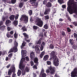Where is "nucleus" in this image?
Listing matches in <instances>:
<instances>
[{
  "label": "nucleus",
  "instance_id": "72a5a7b5",
  "mask_svg": "<svg viewBox=\"0 0 77 77\" xmlns=\"http://www.w3.org/2000/svg\"><path fill=\"white\" fill-rule=\"evenodd\" d=\"M14 36L15 38H17V32H15V33L14 35Z\"/></svg>",
  "mask_w": 77,
  "mask_h": 77
},
{
  "label": "nucleus",
  "instance_id": "e433bc0d",
  "mask_svg": "<svg viewBox=\"0 0 77 77\" xmlns=\"http://www.w3.org/2000/svg\"><path fill=\"white\" fill-rule=\"evenodd\" d=\"M33 28L34 29H38V27L36 26H33Z\"/></svg>",
  "mask_w": 77,
  "mask_h": 77
},
{
  "label": "nucleus",
  "instance_id": "ddd939ff",
  "mask_svg": "<svg viewBox=\"0 0 77 77\" xmlns=\"http://www.w3.org/2000/svg\"><path fill=\"white\" fill-rule=\"evenodd\" d=\"M34 56L35 53L33 52H31L30 54V57H31V59H32V58H33Z\"/></svg>",
  "mask_w": 77,
  "mask_h": 77
},
{
  "label": "nucleus",
  "instance_id": "7ed1b4c3",
  "mask_svg": "<svg viewBox=\"0 0 77 77\" xmlns=\"http://www.w3.org/2000/svg\"><path fill=\"white\" fill-rule=\"evenodd\" d=\"M14 45L15 46L14 47L11 49L9 52L8 53H10L13 52V51H14V52H17L18 51L17 48V46H18V43L16 41H14Z\"/></svg>",
  "mask_w": 77,
  "mask_h": 77
},
{
  "label": "nucleus",
  "instance_id": "c03bdc74",
  "mask_svg": "<svg viewBox=\"0 0 77 77\" xmlns=\"http://www.w3.org/2000/svg\"><path fill=\"white\" fill-rule=\"evenodd\" d=\"M12 77H16V74L15 73H13L12 75Z\"/></svg>",
  "mask_w": 77,
  "mask_h": 77
},
{
  "label": "nucleus",
  "instance_id": "f3484780",
  "mask_svg": "<svg viewBox=\"0 0 77 77\" xmlns=\"http://www.w3.org/2000/svg\"><path fill=\"white\" fill-rule=\"evenodd\" d=\"M14 18H15V16L14 15H12L10 17V19L11 20H14Z\"/></svg>",
  "mask_w": 77,
  "mask_h": 77
},
{
  "label": "nucleus",
  "instance_id": "393cba45",
  "mask_svg": "<svg viewBox=\"0 0 77 77\" xmlns=\"http://www.w3.org/2000/svg\"><path fill=\"white\" fill-rule=\"evenodd\" d=\"M46 6L48 7H51V4L49 2L47 4Z\"/></svg>",
  "mask_w": 77,
  "mask_h": 77
},
{
  "label": "nucleus",
  "instance_id": "a19ab883",
  "mask_svg": "<svg viewBox=\"0 0 77 77\" xmlns=\"http://www.w3.org/2000/svg\"><path fill=\"white\" fill-rule=\"evenodd\" d=\"M7 37H8V38H12V36H10V35H9L8 34L7 35Z\"/></svg>",
  "mask_w": 77,
  "mask_h": 77
},
{
  "label": "nucleus",
  "instance_id": "e2e57ef3",
  "mask_svg": "<svg viewBox=\"0 0 77 77\" xmlns=\"http://www.w3.org/2000/svg\"><path fill=\"white\" fill-rule=\"evenodd\" d=\"M30 21H33V20H32V17H31L30 19Z\"/></svg>",
  "mask_w": 77,
  "mask_h": 77
},
{
  "label": "nucleus",
  "instance_id": "5fc2aeb1",
  "mask_svg": "<svg viewBox=\"0 0 77 77\" xmlns=\"http://www.w3.org/2000/svg\"><path fill=\"white\" fill-rule=\"evenodd\" d=\"M25 40L26 41V42H30V40H26V38H25Z\"/></svg>",
  "mask_w": 77,
  "mask_h": 77
},
{
  "label": "nucleus",
  "instance_id": "37998d69",
  "mask_svg": "<svg viewBox=\"0 0 77 77\" xmlns=\"http://www.w3.org/2000/svg\"><path fill=\"white\" fill-rule=\"evenodd\" d=\"M26 59L27 61H29V57H26Z\"/></svg>",
  "mask_w": 77,
  "mask_h": 77
},
{
  "label": "nucleus",
  "instance_id": "774afa93",
  "mask_svg": "<svg viewBox=\"0 0 77 77\" xmlns=\"http://www.w3.org/2000/svg\"><path fill=\"white\" fill-rule=\"evenodd\" d=\"M68 19L69 20V21H71V19L69 17H67Z\"/></svg>",
  "mask_w": 77,
  "mask_h": 77
},
{
  "label": "nucleus",
  "instance_id": "0e129e2a",
  "mask_svg": "<svg viewBox=\"0 0 77 77\" xmlns=\"http://www.w3.org/2000/svg\"><path fill=\"white\" fill-rule=\"evenodd\" d=\"M46 3H47V1H45L43 2V4L45 5Z\"/></svg>",
  "mask_w": 77,
  "mask_h": 77
},
{
  "label": "nucleus",
  "instance_id": "b1692460",
  "mask_svg": "<svg viewBox=\"0 0 77 77\" xmlns=\"http://www.w3.org/2000/svg\"><path fill=\"white\" fill-rule=\"evenodd\" d=\"M23 34L24 36L26 38H29L28 37V35H27L26 33H23Z\"/></svg>",
  "mask_w": 77,
  "mask_h": 77
},
{
  "label": "nucleus",
  "instance_id": "338daca9",
  "mask_svg": "<svg viewBox=\"0 0 77 77\" xmlns=\"http://www.w3.org/2000/svg\"><path fill=\"white\" fill-rule=\"evenodd\" d=\"M2 19L3 21H5V18L4 17H3Z\"/></svg>",
  "mask_w": 77,
  "mask_h": 77
},
{
  "label": "nucleus",
  "instance_id": "58836bf2",
  "mask_svg": "<svg viewBox=\"0 0 77 77\" xmlns=\"http://www.w3.org/2000/svg\"><path fill=\"white\" fill-rule=\"evenodd\" d=\"M12 29H11V28H10V27H7V29L8 31H9V30H11Z\"/></svg>",
  "mask_w": 77,
  "mask_h": 77
},
{
  "label": "nucleus",
  "instance_id": "20e7f679",
  "mask_svg": "<svg viewBox=\"0 0 77 77\" xmlns=\"http://www.w3.org/2000/svg\"><path fill=\"white\" fill-rule=\"evenodd\" d=\"M36 24L40 27H42L43 24V22L41 20V19L39 18H37L35 21Z\"/></svg>",
  "mask_w": 77,
  "mask_h": 77
},
{
  "label": "nucleus",
  "instance_id": "3c124183",
  "mask_svg": "<svg viewBox=\"0 0 77 77\" xmlns=\"http://www.w3.org/2000/svg\"><path fill=\"white\" fill-rule=\"evenodd\" d=\"M13 33H14L13 31H11L10 32V34H11V35H13Z\"/></svg>",
  "mask_w": 77,
  "mask_h": 77
},
{
  "label": "nucleus",
  "instance_id": "4d7b16f0",
  "mask_svg": "<svg viewBox=\"0 0 77 77\" xmlns=\"http://www.w3.org/2000/svg\"><path fill=\"white\" fill-rule=\"evenodd\" d=\"M50 72V70H49V69H47L46 70V72L47 73L49 72Z\"/></svg>",
  "mask_w": 77,
  "mask_h": 77
},
{
  "label": "nucleus",
  "instance_id": "412c9836",
  "mask_svg": "<svg viewBox=\"0 0 77 77\" xmlns=\"http://www.w3.org/2000/svg\"><path fill=\"white\" fill-rule=\"evenodd\" d=\"M13 24H14V25H15V26H16V25H17L18 24V21H14V22L13 23Z\"/></svg>",
  "mask_w": 77,
  "mask_h": 77
},
{
  "label": "nucleus",
  "instance_id": "39448f33",
  "mask_svg": "<svg viewBox=\"0 0 77 77\" xmlns=\"http://www.w3.org/2000/svg\"><path fill=\"white\" fill-rule=\"evenodd\" d=\"M20 20H24L25 23H27L28 22V17L26 15L23 14L21 16L20 19Z\"/></svg>",
  "mask_w": 77,
  "mask_h": 77
},
{
  "label": "nucleus",
  "instance_id": "4be33fe9",
  "mask_svg": "<svg viewBox=\"0 0 77 77\" xmlns=\"http://www.w3.org/2000/svg\"><path fill=\"white\" fill-rule=\"evenodd\" d=\"M21 72L20 70H19L18 72H17V75L18 76H20V75H21Z\"/></svg>",
  "mask_w": 77,
  "mask_h": 77
},
{
  "label": "nucleus",
  "instance_id": "9d476101",
  "mask_svg": "<svg viewBox=\"0 0 77 77\" xmlns=\"http://www.w3.org/2000/svg\"><path fill=\"white\" fill-rule=\"evenodd\" d=\"M48 68L51 70L50 72L51 74H53L55 72V68L54 67H52L51 66H50V67H48Z\"/></svg>",
  "mask_w": 77,
  "mask_h": 77
},
{
  "label": "nucleus",
  "instance_id": "052dcab7",
  "mask_svg": "<svg viewBox=\"0 0 77 77\" xmlns=\"http://www.w3.org/2000/svg\"><path fill=\"white\" fill-rule=\"evenodd\" d=\"M47 33V32L45 31L44 34V35L45 36H46V33Z\"/></svg>",
  "mask_w": 77,
  "mask_h": 77
},
{
  "label": "nucleus",
  "instance_id": "a211bd4d",
  "mask_svg": "<svg viewBox=\"0 0 77 77\" xmlns=\"http://www.w3.org/2000/svg\"><path fill=\"white\" fill-rule=\"evenodd\" d=\"M11 21H10L9 20H6L5 24L7 26H8V25L9 24V23H11Z\"/></svg>",
  "mask_w": 77,
  "mask_h": 77
},
{
  "label": "nucleus",
  "instance_id": "6e6d98bb",
  "mask_svg": "<svg viewBox=\"0 0 77 77\" xmlns=\"http://www.w3.org/2000/svg\"><path fill=\"white\" fill-rule=\"evenodd\" d=\"M36 0H30V2L31 3V2H35V1H36Z\"/></svg>",
  "mask_w": 77,
  "mask_h": 77
},
{
  "label": "nucleus",
  "instance_id": "423d86ee",
  "mask_svg": "<svg viewBox=\"0 0 77 77\" xmlns=\"http://www.w3.org/2000/svg\"><path fill=\"white\" fill-rule=\"evenodd\" d=\"M77 68H75L74 70L71 73V77H77Z\"/></svg>",
  "mask_w": 77,
  "mask_h": 77
},
{
  "label": "nucleus",
  "instance_id": "6e6552de",
  "mask_svg": "<svg viewBox=\"0 0 77 77\" xmlns=\"http://www.w3.org/2000/svg\"><path fill=\"white\" fill-rule=\"evenodd\" d=\"M32 48H35L36 53L38 54L40 53V50L39 48V46H38L33 45L32 46Z\"/></svg>",
  "mask_w": 77,
  "mask_h": 77
},
{
  "label": "nucleus",
  "instance_id": "6ab92c4d",
  "mask_svg": "<svg viewBox=\"0 0 77 77\" xmlns=\"http://www.w3.org/2000/svg\"><path fill=\"white\" fill-rule=\"evenodd\" d=\"M50 9L46 10L45 11L44 13V14L45 15H46V14H48V13L49 12H50Z\"/></svg>",
  "mask_w": 77,
  "mask_h": 77
},
{
  "label": "nucleus",
  "instance_id": "0eeeda50",
  "mask_svg": "<svg viewBox=\"0 0 77 77\" xmlns=\"http://www.w3.org/2000/svg\"><path fill=\"white\" fill-rule=\"evenodd\" d=\"M15 66H14V65H12L11 66V69L9 70L8 72V74L9 75H11V74H12V72H15Z\"/></svg>",
  "mask_w": 77,
  "mask_h": 77
},
{
  "label": "nucleus",
  "instance_id": "9b49d317",
  "mask_svg": "<svg viewBox=\"0 0 77 77\" xmlns=\"http://www.w3.org/2000/svg\"><path fill=\"white\" fill-rule=\"evenodd\" d=\"M3 24V22L1 21L0 22V29L1 30H3V29H4L5 27H6V26H1Z\"/></svg>",
  "mask_w": 77,
  "mask_h": 77
},
{
  "label": "nucleus",
  "instance_id": "c756f323",
  "mask_svg": "<svg viewBox=\"0 0 77 77\" xmlns=\"http://www.w3.org/2000/svg\"><path fill=\"white\" fill-rule=\"evenodd\" d=\"M44 27V28L46 29H48V26H47V24L45 25Z\"/></svg>",
  "mask_w": 77,
  "mask_h": 77
},
{
  "label": "nucleus",
  "instance_id": "f03ea898",
  "mask_svg": "<svg viewBox=\"0 0 77 77\" xmlns=\"http://www.w3.org/2000/svg\"><path fill=\"white\" fill-rule=\"evenodd\" d=\"M55 52L54 51L52 52L51 54V58L50 60H51L52 59H54V64L55 66H58L59 65V60L57 58L56 56H54Z\"/></svg>",
  "mask_w": 77,
  "mask_h": 77
},
{
  "label": "nucleus",
  "instance_id": "09e8293b",
  "mask_svg": "<svg viewBox=\"0 0 77 77\" xmlns=\"http://www.w3.org/2000/svg\"><path fill=\"white\" fill-rule=\"evenodd\" d=\"M8 56L9 57H12V54H10L9 55H8Z\"/></svg>",
  "mask_w": 77,
  "mask_h": 77
},
{
  "label": "nucleus",
  "instance_id": "680f3d73",
  "mask_svg": "<svg viewBox=\"0 0 77 77\" xmlns=\"http://www.w3.org/2000/svg\"><path fill=\"white\" fill-rule=\"evenodd\" d=\"M59 21H63V19H59Z\"/></svg>",
  "mask_w": 77,
  "mask_h": 77
},
{
  "label": "nucleus",
  "instance_id": "2f4dec72",
  "mask_svg": "<svg viewBox=\"0 0 77 77\" xmlns=\"http://www.w3.org/2000/svg\"><path fill=\"white\" fill-rule=\"evenodd\" d=\"M29 13L30 15H32V10H30L29 11Z\"/></svg>",
  "mask_w": 77,
  "mask_h": 77
},
{
  "label": "nucleus",
  "instance_id": "f257e3e1",
  "mask_svg": "<svg viewBox=\"0 0 77 77\" xmlns=\"http://www.w3.org/2000/svg\"><path fill=\"white\" fill-rule=\"evenodd\" d=\"M27 53L26 51L22 50V59L20 61V64H19V68L21 69V70H23L24 69V65L23 64V62L25 60V58H24L25 54Z\"/></svg>",
  "mask_w": 77,
  "mask_h": 77
},
{
  "label": "nucleus",
  "instance_id": "5701e85b",
  "mask_svg": "<svg viewBox=\"0 0 77 77\" xmlns=\"http://www.w3.org/2000/svg\"><path fill=\"white\" fill-rule=\"evenodd\" d=\"M25 44H26V42H23L22 44V45L21 46V48H23V47L25 45Z\"/></svg>",
  "mask_w": 77,
  "mask_h": 77
},
{
  "label": "nucleus",
  "instance_id": "dca6fc26",
  "mask_svg": "<svg viewBox=\"0 0 77 77\" xmlns=\"http://www.w3.org/2000/svg\"><path fill=\"white\" fill-rule=\"evenodd\" d=\"M45 54V51H43L41 53L40 55V56L41 58H42V57H43V56Z\"/></svg>",
  "mask_w": 77,
  "mask_h": 77
},
{
  "label": "nucleus",
  "instance_id": "bf43d9fd",
  "mask_svg": "<svg viewBox=\"0 0 77 77\" xmlns=\"http://www.w3.org/2000/svg\"><path fill=\"white\" fill-rule=\"evenodd\" d=\"M12 42V39H10L9 40V43H11V42Z\"/></svg>",
  "mask_w": 77,
  "mask_h": 77
},
{
  "label": "nucleus",
  "instance_id": "4468645a",
  "mask_svg": "<svg viewBox=\"0 0 77 77\" xmlns=\"http://www.w3.org/2000/svg\"><path fill=\"white\" fill-rule=\"evenodd\" d=\"M34 61L35 63L36 64H38V58L36 57L34 59Z\"/></svg>",
  "mask_w": 77,
  "mask_h": 77
},
{
  "label": "nucleus",
  "instance_id": "c85d7f7f",
  "mask_svg": "<svg viewBox=\"0 0 77 77\" xmlns=\"http://www.w3.org/2000/svg\"><path fill=\"white\" fill-rule=\"evenodd\" d=\"M22 30H23V31H26L27 30V29H26V28H25V27H23L22 28Z\"/></svg>",
  "mask_w": 77,
  "mask_h": 77
},
{
  "label": "nucleus",
  "instance_id": "a18cd8bd",
  "mask_svg": "<svg viewBox=\"0 0 77 77\" xmlns=\"http://www.w3.org/2000/svg\"><path fill=\"white\" fill-rule=\"evenodd\" d=\"M73 24H74L75 26H77V22H74L73 23Z\"/></svg>",
  "mask_w": 77,
  "mask_h": 77
},
{
  "label": "nucleus",
  "instance_id": "aec40b11",
  "mask_svg": "<svg viewBox=\"0 0 77 77\" xmlns=\"http://www.w3.org/2000/svg\"><path fill=\"white\" fill-rule=\"evenodd\" d=\"M48 55H46L45 56L44 58V60H47L48 58Z\"/></svg>",
  "mask_w": 77,
  "mask_h": 77
},
{
  "label": "nucleus",
  "instance_id": "1a4fd4ad",
  "mask_svg": "<svg viewBox=\"0 0 77 77\" xmlns=\"http://www.w3.org/2000/svg\"><path fill=\"white\" fill-rule=\"evenodd\" d=\"M44 69L43 68L42 69L41 73L39 76V77H46V74L44 73Z\"/></svg>",
  "mask_w": 77,
  "mask_h": 77
},
{
  "label": "nucleus",
  "instance_id": "603ef678",
  "mask_svg": "<svg viewBox=\"0 0 77 77\" xmlns=\"http://www.w3.org/2000/svg\"><path fill=\"white\" fill-rule=\"evenodd\" d=\"M73 47L74 49H77V47L75 46H74Z\"/></svg>",
  "mask_w": 77,
  "mask_h": 77
},
{
  "label": "nucleus",
  "instance_id": "7c9ffc66",
  "mask_svg": "<svg viewBox=\"0 0 77 77\" xmlns=\"http://www.w3.org/2000/svg\"><path fill=\"white\" fill-rule=\"evenodd\" d=\"M49 47L50 48H51L52 49L54 48V46L53 45H51L49 46Z\"/></svg>",
  "mask_w": 77,
  "mask_h": 77
},
{
  "label": "nucleus",
  "instance_id": "13d9d810",
  "mask_svg": "<svg viewBox=\"0 0 77 77\" xmlns=\"http://www.w3.org/2000/svg\"><path fill=\"white\" fill-rule=\"evenodd\" d=\"M31 66H33V62L32 61H31Z\"/></svg>",
  "mask_w": 77,
  "mask_h": 77
},
{
  "label": "nucleus",
  "instance_id": "2eb2a0df",
  "mask_svg": "<svg viewBox=\"0 0 77 77\" xmlns=\"http://www.w3.org/2000/svg\"><path fill=\"white\" fill-rule=\"evenodd\" d=\"M42 40V38H40L39 41L38 42L36 41L35 42V44H41V41Z\"/></svg>",
  "mask_w": 77,
  "mask_h": 77
},
{
  "label": "nucleus",
  "instance_id": "f704fd0d",
  "mask_svg": "<svg viewBox=\"0 0 77 77\" xmlns=\"http://www.w3.org/2000/svg\"><path fill=\"white\" fill-rule=\"evenodd\" d=\"M16 2V0H11V3H15Z\"/></svg>",
  "mask_w": 77,
  "mask_h": 77
},
{
  "label": "nucleus",
  "instance_id": "a878e982",
  "mask_svg": "<svg viewBox=\"0 0 77 77\" xmlns=\"http://www.w3.org/2000/svg\"><path fill=\"white\" fill-rule=\"evenodd\" d=\"M23 3H20L19 5V7L22 8V7H23Z\"/></svg>",
  "mask_w": 77,
  "mask_h": 77
},
{
  "label": "nucleus",
  "instance_id": "864d4df0",
  "mask_svg": "<svg viewBox=\"0 0 77 77\" xmlns=\"http://www.w3.org/2000/svg\"><path fill=\"white\" fill-rule=\"evenodd\" d=\"M22 75H24L25 74V72L24 71V70H23L22 71Z\"/></svg>",
  "mask_w": 77,
  "mask_h": 77
},
{
  "label": "nucleus",
  "instance_id": "f8f14e48",
  "mask_svg": "<svg viewBox=\"0 0 77 77\" xmlns=\"http://www.w3.org/2000/svg\"><path fill=\"white\" fill-rule=\"evenodd\" d=\"M45 43L44 42H42V44L41 45V47L40 48V50L42 51L44 48V46L45 45Z\"/></svg>",
  "mask_w": 77,
  "mask_h": 77
},
{
  "label": "nucleus",
  "instance_id": "bb28decb",
  "mask_svg": "<svg viewBox=\"0 0 77 77\" xmlns=\"http://www.w3.org/2000/svg\"><path fill=\"white\" fill-rule=\"evenodd\" d=\"M58 2L60 4H62L63 3V0H58Z\"/></svg>",
  "mask_w": 77,
  "mask_h": 77
},
{
  "label": "nucleus",
  "instance_id": "ea45409f",
  "mask_svg": "<svg viewBox=\"0 0 77 77\" xmlns=\"http://www.w3.org/2000/svg\"><path fill=\"white\" fill-rule=\"evenodd\" d=\"M49 18V17L48 16H45V20H48Z\"/></svg>",
  "mask_w": 77,
  "mask_h": 77
},
{
  "label": "nucleus",
  "instance_id": "c9c22d12",
  "mask_svg": "<svg viewBox=\"0 0 77 77\" xmlns=\"http://www.w3.org/2000/svg\"><path fill=\"white\" fill-rule=\"evenodd\" d=\"M47 63L48 65H51V64L50 61H47Z\"/></svg>",
  "mask_w": 77,
  "mask_h": 77
},
{
  "label": "nucleus",
  "instance_id": "79ce46f5",
  "mask_svg": "<svg viewBox=\"0 0 77 77\" xmlns=\"http://www.w3.org/2000/svg\"><path fill=\"white\" fill-rule=\"evenodd\" d=\"M67 30L68 32H71V29H69V28H67Z\"/></svg>",
  "mask_w": 77,
  "mask_h": 77
},
{
  "label": "nucleus",
  "instance_id": "de8ad7c7",
  "mask_svg": "<svg viewBox=\"0 0 77 77\" xmlns=\"http://www.w3.org/2000/svg\"><path fill=\"white\" fill-rule=\"evenodd\" d=\"M33 68L35 69H37V67L36 65H35L33 67Z\"/></svg>",
  "mask_w": 77,
  "mask_h": 77
},
{
  "label": "nucleus",
  "instance_id": "cd10ccee",
  "mask_svg": "<svg viewBox=\"0 0 77 77\" xmlns=\"http://www.w3.org/2000/svg\"><path fill=\"white\" fill-rule=\"evenodd\" d=\"M74 42V41H73V40L72 39H70L69 40V42L70 43V44H71L72 45V44H73V42Z\"/></svg>",
  "mask_w": 77,
  "mask_h": 77
},
{
  "label": "nucleus",
  "instance_id": "473e14b6",
  "mask_svg": "<svg viewBox=\"0 0 77 77\" xmlns=\"http://www.w3.org/2000/svg\"><path fill=\"white\" fill-rule=\"evenodd\" d=\"M18 17H19V14H17L16 15L15 17L16 20H17V19H18Z\"/></svg>",
  "mask_w": 77,
  "mask_h": 77
},
{
  "label": "nucleus",
  "instance_id": "49530a36",
  "mask_svg": "<svg viewBox=\"0 0 77 77\" xmlns=\"http://www.w3.org/2000/svg\"><path fill=\"white\" fill-rule=\"evenodd\" d=\"M34 6H35V7H37L38 6V3H36L34 4Z\"/></svg>",
  "mask_w": 77,
  "mask_h": 77
},
{
  "label": "nucleus",
  "instance_id": "8fccbe9b",
  "mask_svg": "<svg viewBox=\"0 0 77 77\" xmlns=\"http://www.w3.org/2000/svg\"><path fill=\"white\" fill-rule=\"evenodd\" d=\"M62 7L63 8H66V5H63L62 6Z\"/></svg>",
  "mask_w": 77,
  "mask_h": 77
},
{
  "label": "nucleus",
  "instance_id": "4c0bfd02",
  "mask_svg": "<svg viewBox=\"0 0 77 77\" xmlns=\"http://www.w3.org/2000/svg\"><path fill=\"white\" fill-rule=\"evenodd\" d=\"M29 68L27 67H26V72H29Z\"/></svg>",
  "mask_w": 77,
  "mask_h": 77
},
{
  "label": "nucleus",
  "instance_id": "69168bd1",
  "mask_svg": "<svg viewBox=\"0 0 77 77\" xmlns=\"http://www.w3.org/2000/svg\"><path fill=\"white\" fill-rule=\"evenodd\" d=\"M10 64H9V65H8V66H7V68H8L9 67V66H10Z\"/></svg>",
  "mask_w": 77,
  "mask_h": 77
}]
</instances>
